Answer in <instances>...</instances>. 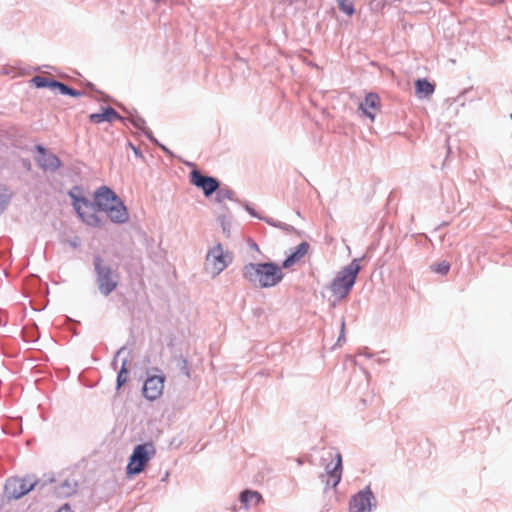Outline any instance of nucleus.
Segmentation results:
<instances>
[{"label":"nucleus","mask_w":512,"mask_h":512,"mask_svg":"<svg viewBox=\"0 0 512 512\" xmlns=\"http://www.w3.org/2000/svg\"><path fill=\"white\" fill-rule=\"evenodd\" d=\"M96 216L102 215L113 224H125L129 220L127 207L121 198L109 187L96 189Z\"/></svg>","instance_id":"nucleus-1"},{"label":"nucleus","mask_w":512,"mask_h":512,"mask_svg":"<svg viewBox=\"0 0 512 512\" xmlns=\"http://www.w3.org/2000/svg\"><path fill=\"white\" fill-rule=\"evenodd\" d=\"M283 276L280 266L274 262L248 263L243 267V277L260 288L276 286Z\"/></svg>","instance_id":"nucleus-2"},{"label":"nucleus","mask_w":512,"mask_h":512,"mask_svg":"<svg viewBox=\"0 0 512 512\" xmlns=\"http://www.w3.org/2000/svg\"><path fill=\"white\" fill-rule=\"evenodd\" d=\"M93 268L99 293L104 297L109 296L119 285L118 271L113 269L99 254L93 256Z\"/></svg>","instance_id":"nucleus-3"},{"label":"nucleus","mask_w":512,"mask_h":512,"mask_svg":"<svg viewBox=\"0 0 512 512\" xmlns=\"http://www.w3.org/2000/svg\"><path fill=\"white\" fill-rule=\"evenodd\" d=\"M360 269L361 267L358 264V260L354 259L333 279L330 285V289L338 299H343L349 294L356 282V278Z\"/></svg>","instance_id":"nucleus-4"},{"label":"nucleus","mask_w":512,"mask_h":512,"mask_svg":"<svg viewBox=\"0 0 512 512\" xmlns=\"http://www.w3.org/2000/svg\"><path fill=\"white\" fill-rule=\"evenodd\" d=\"M155 452V447L151 442L136 445L129 457L126 467L127 475L133 476L141 473Z\"/></svg>","instance_id":"nucleus-5"},{"label":"nucleus","mask_w":512,"mask_h":512,"mask_svg":"<svg viewBox=\"0 0 512 512\" xmlns=\"http://www.w3.org/2000/svg\"><path fill=\"white\" fill-rule=\"evenodd\" d=\"M72 200V206L82 221H88L96 217V191L93 194V200L82 195L81 188L74 186L69 192Z\"/></svg>","instance_id":"nucleus-6"},{"label":"nucleus","mask_w":512,"mask_h":512,"mask_svg":"<svg viewBox=\"0 0 512 512\" xmlns=\"http://www.w3.org/2000/svg\"><path fill=\"white\" fill-rule=\"evenodd\" d=\"M39 483L40 481L30 475L24 478H9L5 483L4 493L8 499H19L37 487Z\"/></svg>","instance_id":"nucleus-7"},{"label":"nucleus","mask_w":512,"mask_h":512,"mask_svg":"<svg viewBox=\"0 0 512 512\" xmlns=\"http://www.w3.org/2000/svg\"><path fill=\"white\" fill-rule=\"evenodd\" d=\"M376 507V498L367 486L360 490L350 500L349 512H371Z\"/></svg>","instance_id":"nucleus-8"},{"label":"nucleus","mask_w":512,"mask_h":512,"mask_svg":"<svg viewBox=\"0 0 512 512\" xmlns=\"http://www.w3.org/2000/svg\"><path fill=\"white\" fill-rule=\"evenodd\" d=\"M228 254H225L222 245L218 243L211 248L206 256V269L216 276L220 274L228 265Z\"/></svg>","instance_id":"nucleus-9"},{"label":"nucleus","mask_w":512,"mask_h":512,"mask_svg":"<svg viewBox=\"0 0 512 512\" xmlns=\"http://www.w3.org/2000/svg\"><path fill=\"white\" fill-rule=\"evenodd\" d=\"M164 382H165L164 374H159V375L148 374L147 379L145 380L143 388H142L143 396L150 401H154V400L158 399L163 393Z\"/></svg>","instance_id":"nucleus-10"},{"label":"nucleus","mask_w":512,"mask_h":512,"mask_svg":"<svg viewBox=\"0 0 512 512\" xmlns=\"http://www.w3.org/2000/svg\"><path fill=\"white\" fill-rule=\"evenodd\" d=\"M190 181L194 186L202 189L206 197L211 196L219 189L220 186V183L216 178L202 175L197 170H193L190 173Z\"/></svg>","instance_id":"nucleus-11"},{"label":"nucleus","mask_w":512,"mask_h":512,"mask_svg":"<svg viewBox=\"0 0 512 512\" xmlns=\"http://www.w3.org/2000/svg\"><path fill=\"white\" fill-rule=\"evenodd\" d=\"M38 155L35 157L37 165L44 171L55 172L61 167L60 159L53 153H48L42 145H36Z\"/></svg>","instance_id":"nucleus-12"},{"label":"nucleus","mask_w":512,"mask_h":512,"mask_svg":"<svg viewBox=\"0 0 512 512\" xmlns=\"http://www.w3.org/2000/svg\"><path fill=\"white\" fill-rule=\"evenodd\" d=\"M100 113H92L89 115V120L93 124H100L102 122H109L112 123L116 120L125 121V118H123L114 108L112 107H106L101 108Z\"/></svg>","instance_id":"nucleus-13"},{"label":"nucleus","mask_w":512,"mask_h":512,"mask_svg":"<svg viewBox=\"0 0 512 512\" xmlns=\"http://www.w3.org/2000/svg\"><path fill=\"white\" fill-rule=\"evenodd\" d=\"M335 460H336V462L334 464L331 461L325 467L326 475L329 476L333 480V483H332L333 488L337 487V485L341 481V476H342V455L339 452L335 454Z\"/></svg>","instance_id":"nucleus-14"},{"label":"nucleus","mask_w":512,"mask_h":512,"mask_svg":"<svg viewBox=\"0 0 512 512\" xmlns=\"http://www.w3.org/2000/svg\"><path fill=\"white\" fill-rule=\"evenodd\" d=\"M309 243L306 241L301 242L295 250L289 254L286 259L282 262V267L287 269L299 262L308 252Z\"/></svg>","instance_id":"nucleus-15"},{"label":"nucleus","mask_w":512,"mask_h":512,"mask_svg":"<svg viewBox=\"0 0 512 512\" xmlns=\"http://www.w3.org/2000/svg\"><path fill=\"white\" fill-rule=\"evenodd\" d=\"M379 105V96L375 93H368L364 101L360 103L359 109L364 113L365 116H367L373 121L375 116L370 110H376L379 107Z\"/></svg>","instance_id":"nucleus-16"},{"label":"nucleus","mask_w":512,"mask_h":512,"mask_svg":"<svg viewBox=\"0 0 512 512\" xmlns=\"http://www.w3.org/2000/svg\"><path fill=\"white\" fill-rule=\"evenodd\" d=\"M77 487L78 484L76 481L66 479L56 487L55 492L57 496L66 498L76 493Z\"/></svg>","instance_id":"nucleus-17"},{"label":"nucleus","mask_w":512,"mask_h":512,"mask_svg":"<svg viewBox=\"0 0 512 512\" xmlns=\"http://www.w3.org/2000/svg\"><path fill=\"white\" fill-rule=\"evenodd\" d=\"M416 94L420 99L427 98L434 92V85L427 79H418L415 82Z\"/></svg>","instance_id":"nucleus-18"},{"label":"nucleus","mask_w":512,"mask_h":512,"mask_svg":"<svg viewBox=\"0 0 512 512\" xmlns=\"http://www.w3.org/2000/svg\"><path fill=\"white\" fill-rule=\"evenodd\" d=\"M129 121L135 128L141 130L151 142L157 143L156 138L153 136L152 132L145 126L146 122L141 116L137 114H131L129 117Z\"/></svg>","instance_id":"nucleus-19"},{"label":"nucleus","mask_w":512,"mask_h":512,"mask_svg":"<svg viewBox=\"0 0 512 512\" xmlns=\"http://www.w3.org/2000/svg\"><path fill=\"white\" fill-rule=\"evenodd\" d=\"M262 496L257 491L244 490L240 493V501L245 507L257 504L261 501Z\"/></svg>","instance_id":"nucleus-20"},{"label":"nucleus","mask_w":512,"mask_h":512,"mask_svg":"<svg viewBox=\"0 0 512 512\" xmlns=\"http://www.w3.org/2000/svg\"><path fill=\"white\" fill-rule=\"evenodd\" d=\"M128 373H129L128 359L124 358L122 360L121 368L118 372L117 379H116V389L117 390H119L127 382Z\"/></svg>","instance_id":"nucleus-21"},{"label":"nucleus","mask_w":512,"mask_h":512,"mask_svg":"<svg viewBox=\"0 0 512 512\" xmlns=\"http://www.w3.org/2000/svg\"><path fill=\"white\" fill-rule=\"evenodd\" d=\"M11 193L6 185L0 183V214L5 210L10 202Z\"/></svg>","instance_id":"nucleus-22"},{"label":"nucleus","mask_w":512,"mask_h":512,"mask_svg":"<svg viewBox=\"0 0 512 512\" xmlns=\"http://www.w3.org/2000/svg\"><path fill=\"white\" fill-rule=\"evenodd\" d=\"M340 11L348 16H352L355 13V8L351 0H336Z\"/></svg>","instance_id":"nucleus-23"},{"label":"nucleus","mask_w":512,"mask_h":512,"mask_svg":"<svg viewBox=\"0 0 512 512\" xmlns=\"http://www.w3.org/2000/svg\"><path fill=\"white\" fill-rule=\"evenodd\" d=\"M177 367L179 370L186 375L187 377H190V370L188 368V361L186 358H184L182 355L175 356L174 357Z\"/></svg>","instance_id":"nucleus-24"},{"label":"nucleus","mask_w":512,"mask_h":512,"mask_svg":"<svg viewBox=\"0 0 512 512\" xmlns=\"http://www.w3.org/2000/svg\"><path fill=\"white\" fill-rule=\"evenodd\" d=\"M60 241L69 244L73 249L81 246V239L79 236L68 237L66 234H61Z\"/></svg>","instance_id":"nucleus-25"},{"label":"nucleus","mask_w":512,"mask_h":512,"mask_svg":"<svg viewBox=\"0 0 512 512\" xmlns=\"http://www.w3.org/2000/svg\"><path fill=\"white\" fill-rule=\"evenodd\" d=\"M433 270L439 274L445 275L450 269V264L447 261H442L432 266Z\"/></svg>","instance_id":"nucleus-26"},{"label":"nucleus","mask_w":512,"mask_h":512,"mask_svg":"<svg viewBox=\"0 0 512 512\" xmlns=\"http://www.w3.org/2000/svg\"><path fill=\"white\" fill-rule=\"evenodd\" d=\"M245 209L246 211L253 217V218H256V219H259V220H262V221H265L267 224H274L273 222H271L269 219L263 217L262 215H260L254 208H252L251 206L249 205H246L245 206ZM277 224H282L281 222H278Z\"/></svg>","instance_id":"nucleus-27"},{"label":"nucleus","mask_w":512,"mask_h":512,"mask_svg":"<svg viewBox=\"0 0 512 512\" xmlns=\"http://www.w3.org/2000/svg\"><path fill=\"white\" fill-rule=\"evenodd\" d=\"M30 82L37 88L48 87V78L42 76H35L30 80Z\"/></svg>","instance_id":"nucleus-28"},{"label":"nucleus","mask_w":512,"mask_h":512,"mask_svg":"<svg viewBox=\"0 0 512 512\" xmlns=\"http://www.w3.org/2000/svg\"><path fill=\"white\" fill-rule=\"evenodd\" d=\"M217 197L218 200L221 201L223 199H232L234 192L228 188L218 189Z\"/></svg>","instance_id":"nucleus-29"},{"label":"nucleus","mask_w":512,"mask_h":512,"mask_svg":"<svg viewBox=\"0 0 512 512\" xmlns=\"http://www.w3.org/2000/svg\"><path fill=\"white\" fill-rule=\"evenodd\" d=\"M14 422L10 425H6L4 428H3V432L6 433V434H11V435H17L20 433L21 431V426L20 425H17V427L14 426Z\"/></svg>","instance_id":"nucleus-30"},{"label":"nucleus","mask_w":512,"mask_h":512,"mask_svg":"<svg viewBox=\"0 0 512 512\" xmlns=\"http://www.w3.org/2000/svg\"><path fill=\"white\" fill-rule=\"evenodd\" d=\"M126 350V347L125 346H122L121 348H119L111 362V366L116 369L117 368V361H118V357Z\"/></svg>","instance_id":"nucleus-31"},{"label":"nucleus","mask_w":512,"mask_h":512,"mask_svg":"<svg viewBox=\"0 0 512 512\" xmlns=\"http://www.w3.org/2000/svg\"><path fill=\"white\" fill-rule=\"evenodd\" d=\"M345 341V322L344 320H342L341 322V332H340V335L337 339V344L338 345H341V342H344Z\"/></svg>","instance_id":"nucleus-32"},{"label":"nucleus","mask_w":512,"mask_h":512,"mask_svg":"<svg viewBox=\"0 0 512 512\" xmlns=\"http://www.w3.org/2000/svg\"><path fill=\"white\" fill-rule=\"evenodd\" d=\"M69 88L70 87L68 85L60 82L57 89L60 91L61 94L67 95V92H68Z\"/></svg>","instance_id":"nucleus-33"},{"label":"nucleus","mask_w":512,"mask_h":512,"mask_svg":"<svg viewBox=\"0 0 512 512\" xmlns=\"http://www.w3.org/2000/svg\"><path fill=\"white\" fill-rule=\"evenodd\" d=\"M37 480L40 481L39 485L37 486L40 488H43L45 485L54 482L53 477H48L47 479H44V480H40V479H37Z\"/></svg>","instance_id":"nucleus-34"},{"label":"nucleus","mask_w":512,"mask_h":512,"mask_svg":"<svg viewBox=\"0 0 512 512\" xmlns=\"http://www.w3.org/2000/svg\"><path fill=\"white\" fill-rule=\"evenodd\" d=\"M67 95L72 96V97H80V96H82V92L70 87L67 92Z\"/></svg>","instance_id":"nucleus-35"},{"label":"nucleus","mask_w":512,"mask_h":512,"mask_svg":"<svg viewBox=\"0 0 512 512\" xmlns=\"http://www.w3.org/2000/svg\"><path fill=\"white\" fill-rule=\"evenodd\" d=\"M59 81L57 80H54V79H48V87L47 88H52V89H57L58 86H59Z\"/></svg>","instance_id":"nucleus-36"},{"label":"nucleus","mask_w":512,"mask_h":512,"mask_svg":"<svg viewBox=\"0 0 512 512\" xmlns=\"http://www.w3.org/2000/svg\"><path fill=\"white\" fill-rule=\"evenodd\" d=\"M57 512H73L71 506L68 503L62 505Z\"/></svg>","instance_id":"nucleus-37"},{"label":"nucleus","mask_w":512,"mask_h":512,"mask_svg":"<svg viewBox=\"0 0 512 512\" xmlns=\"http://www.w3.org/2000/svg\"><path fill=\"white\" fill-rule=\"evenodd\" d=\"M22 165L24 168H26L28 171L31 170V162L28 159L22 160Z\"/></svg>","instance_id":"nucleus-38"},{"label":"nucleus","mask_w":512,"mask_h":512,"mask_svg":"<svg viewBox=\"0 0 512 512\" xmlns=\"http://www.w3.org/2000/svg\"><path fill=\"white\" fill-rule=\"evenodd\" d=\"M129 145H130V146H131V148L133 149L134 154H135L136 156H141V152L139 151V149H138V148H136V147H135L134 145H132L131 143H130Z\"/></svg>","instance_id":"nucleus-39"},{"label":"nucleus","mask_w":512,"mask_h":512,"mask_svg":"<svg viewBox=\"0 0 512 512\" xmlns=\"http://www.w3.org/2000/svg\"><path fill=\"white\" fill-rule=\"evenodd\" d=\"M157 145H159V147L166 153L170 154V151L162 144H159L158 142L156 143Z\"/></svg>","instance_id":"nucleus-40"},{"label":"nucleus","mask_w":512,"mask_h":512,"mask_svg":"<svg viewBox=\"0 0 512 512\" xmlns=\"http://www.w3.org/2000/svg\"><path fill=\"white\" fill-rule=\"evenodd\" d=\"M363 355H365L366 357H370V356H371V355H370L369 353H367V352H364V354H363Z\"/></svg>","instance_id":"nucleus-41"},{"label":"nucleus","mask_w":512,"mask_h":512,"mask_svg":"<svg viewBox=\"0 0 512 512\" xmlns=\"http://www.w3.org/2000/svg\"><path fill=\"white\" fill-rule=\"evenodd\" d=\"M223 232L226 233L227 230H226V226H223Z\"/></svg>","instance_id":"nucleus-42"},{"label":"nucleus","mask_w":512,"mask_h":512,"mask_svg":"<svg viewBox=\"0 0 512 512\" xmlns=\"http://www.w3.org/2000/svg\"><path fill=\"white\" fill-rule=\"evenodd\" d=\"M297 462H298V464H299V465H301V464H302L301 459H298V460H297Z\"/></svg>","instance_id":"nucleus-43"},{"label":"nucleus","mask_w":512,"mask_h":512,"mask_svg":"<svg viewBox=\"0 0 512 512\" xmlns=\"http://www.w3.org/2000/svg\"><path fill=\"white\" fill-rule=\"evenodd\" d=\"M510 119L512 120V113L510 114Z\"/></svg>","instance_id":"nucleus-44"}]
</instances>
